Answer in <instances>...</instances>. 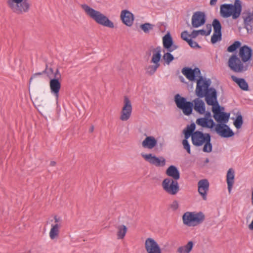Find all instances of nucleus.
<instances>
[{"label": "nucleus", "mask_w": 253, "mask_h": 253, "mask_svg": "<svg viewBox=\"0 0 253 253\" xmlns=\"http://www.w3.org/2000/svg\"><path fill=\"white\" fill-rule=\"evenodd\" d=\"M211 81L204 80L202 76L197 80L196 94L199 98L205 97V100L209 105L212 106L213 117L219 124H226L229 119L230 114L221 111L220 106L217 101V92L213 87H209Z\"/></svg>", "instance_id": "nucleus-1"}, {"label": "nucleus", "mask_w": 253, "mask_h": 253, "mask_svg": "<svg viewBox=\"0 0 253 253\" xmlns=\"http://www.w3.org/2000/svg\"><path fill=\"white\" fill-rule=\"evenodd\" d=\"M239 55L241 60L236 55H232L229 59L228 64L231 70L236 73H241L247 70V67L244 66L243 63L249 61L252 55V49L247 45H244L240 47Z\"/></svg>", "instance_id": "nucleus-2"}, {"label": "nucleus", "mask_w": 253, "mask_h": 253, "mask_svg": "<svg viewBox=\"0 0 253 253\" xmlns=\"http://www.w3.org/2000/svg\"><path fill=\"white\" fill-rule=\"evenodd\" d=\"M81 7L85 14L97 24L111 28H114L113 22L100 11L95 10L85 4H82Z\"/></svg>", "instance_id": "nucleus-3"}, {"label": "nucleus", "mask_w": 253, "mask_h": 253, "mask_svg": "<svg viewBox=\"0 0 253 253\" xmlns=\"http://www.w3.org/2000/svg\"><path fill=\"white\" fill-rule=\"evenodd\" d=\"M242 11V6L239 0H236L234 5L223 4L220 6V13L222 17L228 18L232 16L236 19L239 17Z\"/></svg>", "instance_id": "nucleus-4"}, {"label": "nucleus", "mask_w": 253, "mask_h": 253, "mask_svg": "<svg viewBox=\"0 0 253 253\" xmlns=\"http://www.w3.org/2000/svg\"><path fill=\"white\" fill-rule=\"evenodd\" d=\"M151 51L153 52L151 63H154V65H149L145 68L146 74L149 76L153 75L160 66L159 62L161 57V47L157 46L156 48H154L151 46L147 54L150 55Z\"/></svg>", "instance_id": "nucleus-5"}, {"label": "nucleus", "mask_w": 253, "mask_h": 253, "mask_svg": "<svg viewBox=\"0 0 253 253\" xmlns=\"http://www.w3.org/2000/svg\"><path fill=\"white\" fill-rule=\"evenodd\" d=\"M205 216L202 212L187 211L182 216L183 224L187 226H196L201 224L205 220Z\"/></svg>", "instance_id": "nucleus-6"}, {"label": "nucleus", "mask_w": 253, "mask_h": 253, "mask_svg": "<svg viewBox=\"0 0 253 253\" xmlns=\"http://www.w3.org/2000/svg\"><path fill=\"white\" fill-rule=\"evenodd\" d=\"M174 101L177 107L181 109L183 114L186 116H189L192 113L193 103L187 101L185 97L181 96L177 94L174 96Z\"/></svg>", "instance_id": "nucleus-7"}, {"label": "nucleus", "mask_w": 253, "mask_h": 253, "mask_svg": "<svg viewBox=\"0 0 253 253\" xmlns=\"http://www.w3.org/2000/svg\"><path fill=\"white\" fill-rule=\"evenodd\" d=\"M12 11L21 15L29 12L31 3L28 0H22L7 5Z\"/></svg>", "instance_id": "nucleus-8"}, {"label": "nucleus", "mask_w": 253, "mask_h": 253, "mask_svg": "<svg viewBox=\"0 0 253 253\" xmlns=\"http://www.w3.org/2000/svg\"><path fill=\"white\" fill-rule=\"evenodd\" d=\"M162 185L165 191L171 195H176L179 191V186L177 181L170 178L164 179Z\"/></svg>", "instance_id": "nucleus-9"}, {"label": "nucleus", "mask_w": 253, "mask_h": 253, "mask_svg": "<svg viewBox=\"0 0 253 253\" xmlns=\"http://www.w3.org/2000/svg\"><path fill=\"white\" fill-rule=\"evenodd\" d=\"M124 104L120 119L122 121H126L131 116L132 107L130 100L126 96L124 97Z\"/></svg>", "instance_id": "nucleus-10"}, {"label": "nucleus", "mask_w": 253, "mask_h": 253, "mask_svg": "<svg viewBox=\"0 0 253 253\" xmlns=\"http://www.w3.org/2000/svg\"><path fill=\"white\" fill-rule=\"evenodd\" d=\"M211 137L210 133H204L200 131H196L192 135V142L194 145L200 146L204 144Z\"/></svg>", "instance_id": "nucleus-11"}, {"label": "nucleus", "mask_w": 253, "mask_h": 253, "mask_svg": "<svg viewBox=\"0 0 253 253\" xmlns=\"http://www.w3.org/2000/svg\"><path fill=\"white\" fill-rule=\"evenodd\" d=\"M142 157L145 161L157 167H162L166 165V159L163 157H157L152 154H142Z\"/></svg>", "instance_id": "nucleus-12"}, {"label": "nucleus", "mask_w": 253, "mask_h": 253, "mask_svg": "<svg viewBox=\"0 0 253 253\" xmlns=\"http://www.w3.org/2000/svg\"><path fill=\"white\" fill-rule=\"evenodd\" d=\"M212 25L213 28V34L211 37L212 43H215L217 42L220 41L222 39L221 25L219 21L217 19H213Z\"/></svg>", "instance_id": "nucleus-13"}, {"label": "nucleus", "mask_w": 253, "mask_h": 253, "mask_svg": "<svg viewBox=\"0 0 253 253\" xmlns=\"http://www.w3.org/2000/svg\"><path fill=\"white\" fill-rule=\"evenodd\" d=\"M145 248L147 253H162L161 249L156 241L151 238L145 240Z\"/></svg>", "instance_id": "nucleus-14"}, {"label": "nucleus", "mask_w": 253, "mask_h": 253, "mask_svg": "<svg viewBox=\"0 0 253 253\" xmlns=\"http://www.w3.org/2000/svg\"><path fill=\"white\" fill-rule=\"evenodd\" d=\"M215 131L221 137H230L234 135V132L226 124H217L215 127Z\"/></svg>", "instance_id": "nucleus-15"}, {"label": "nucleus", "mask_w": 253, "mask_h": 253, "mask_svg": "<svg viewBox=\"0 0 253 253\" xmlns=\"http://www.w3.org/2000/svg\"><path fill=\"white\" fill-rule=\"evenodd\" d=\"M206 15L202 11L194 12L192 17V25L194 28H198L203 25L206 22Z\"/></svg>", "instance_id": "nucleus-16"}, {"label": "nucleus", "mask_w": 253, "mask_h": 253, "mask_svg": "<svg viewBox=\"0 0 253 253\" xmlns=\"http://www.w3.org/2000/svg\"><path fill=\"white\" fill-rule=\"evenodd\" d=\"M49 84L51 93L54 95L57 100L59 97V91L61 87L60 81L57 78L51 79Z\"/></svg>", "instance_id": "nucleus-17"}, {"label": "nucleus", "mask_w": 253, "mask_h": 253, "mask_svg": "<svg viewBox=\"0 0 253 253\" xmlns=\"http://www.w3.org/2000/svg\"><path fill=\"white\" fill-rule=\"evenodd\" d=\"M198 192L204 200H207V192L209 188V182L206 179H202L198 183Z\"/></svg>", "instance_id": "nucleus-18"}, {"label": "nucleus", "mask_w": 253, "mask_h": 253, "mask_svg": "<svg viewBox=\"0 0 253 253\" xmlns=\"http://www.w3.org/2000/svg\"><path fill=\"white\" fill-rule=\"evenodd\" d=\"M121 19L123 23L127 26H131L134 21L133 14L127 10H123L121 13Z\"/></svg>", "instance_id": "nucleus-19"}, {"label": "nucleus", "mask_w": 253, "mask_h": 253, "mask_svg": "<svg viewBox=\"0 0 253 253\" xmlns=\"http://www.w3.org/2000/svg\"><path fill=\"white\" fill-rule=\"evenodd\" d=\"M196 123L198 126L203 127L212 128L215 126V123L211 119L200 118L196 120Z\"/></svg>", "instance_id": "nucleus-20"}, {"label": "nucleus", "mask_w": 253, "mask_h": 253, "mask_svg": "<svg viewBox=\"0 0 253 253\" xmlns=\"http://www.w3.org/2000/svg\"><path fill=\"white\" fill-rule=\"evenodd\" d=\"M157 144V141L153 136H147L142 141V145L145 148L152 149L154 148Z\"/></svg>", "instance_id": "nucleus-21"}, {"label": "nucleus", "mask_w": 253, "mask_h": 253, "mask_svg": "<svg viewBox=\"0 0 253 253\" xmlns=\"http://www.w3.org/2000/svg\"><path fill=\"white\" fill-rule=\"evenodd\" d=\"M166 174L172 177L173 180H177L180 178V173L177 168L174 166H169L166 171Z\"/></svg>", "instance_id": "nucleus-22"}, {"label": "nucleus", "mask_w": 253, "mask_h": 253, "mask_svg": "<svg viewBox=\"0 0 253 253\" xmlns=\"http://www.w3.org/2000/svg\"><path fill=\"white\" fill-rule=\"evenodd\" d=\"M234 170L232 168H230L228 169L226 175V181L228 186V190L229 193L231 192L234 183Z\"/></svg>", "instance_id": "nucleus-23"}, {"label": "nucleus", "mask_w": 253, "mask_h": 253, "mask_svg": "<svg viewBox=\"0 0 253 253\" xmlns=\"http://www.w3.org/2000/svg\"><path fill=\"white\" fill-rule=\"evenodd\" d=\"M194 103V109L201 114L205 112V105L204 102L199 98L195 99L193 100Z\"/></svg>", "instance_id": "nucleus-24"}, {"label": "nucleus", "mask_w": 253, "mask_h": 253, "mask_svg": "<svg viewBox=\"0 0 253 253\" xmlns=\"http://www.w3.org/2000/svg\"><path fill=\"white\" fill-rule=\"evenodd\" d=\"M231 79L232 81L235 82L242 90L246 91L249 90L248 84L245 79L242 78H238L233 75L231 76Z\"/></svg>", "instance_id": "nucleus-25"}, {"label": "nucleus", "mask_w": 253, "mask_h": 253, "mask_svg": "<svg viewBox=\"0 0 253 253\" xmlns=\"http://www.w3.org/2000/svg\"><path fill=\"white\" fill-rule=\"evenodd\" d=\"M51 228L49 232V237L51 240L57 239L59 235L60 227L58 224H51Z\"/></svg>", "instance_id": "nucleus-26"}, {"label": "nucleus", "mask_w": 253, "mask_h": 253, "mask_svg": "<svg viewBox=\"0 0 253 253\" xmlns=\"http://www.w3.org/2000/svg\"><path fill=\"white\" fill-rule=\"evenodd\" d=\"M193 245V242L189 241L186 245L178 248L176 252L178 253H189L192 251Z\"/></svg>", "instance_id": "nucleus-27"}, {"label": "nucleus", "mask_w": 253, "mask_h": 253, "mask_svg": "<svg viewBox=\"0 0 253 253\" xmlns=\"http://www.w3.org/2000/svg\"><path fill=\"white\" fill-rule=\"evenodd\" d=\"M163 43L164 47L166 49H170L172 45L173 40L170 35L168 33L166 34L163 38Z\"/></svg>", "instance_id": "nucleus-28"}, {"label": "nucleus", "mask_w": 253, "mask_h": 253, "mask_svg": "<svg viewBox=\"0 0 253 253\" xmlns=\"http://www.w3.org/2000/svg\"><path fill=\"white\" fill-rule=\"evenodd\" d=\"M195 128L196 125L194 123L191 124L190 125L187 126L186 128L183 130L185 138L188 139L190 136H192L194 132H195L194 130Z\"/></svg>", "instance_id": "nucleus-29"}, {"label": "nucleus", "mask_w": 253, "mask_h": 253, "mask_svg": "<svg viewBox=\"0 0 253 253\" xmlns=\"http://www.w3.org/2000/svg\"><path fill=\"white\" fill-rule=\"evenodd\" d=\"M182 73L190 81L195 80L194 70L189 68H184L182 70Z\"/></svg>", "instance_id": "nucleus-30"}, {"label": "nucleus", "mask_w": 253, "mask_h": 253, "mask_svg": "<svg viewBox=\"0 0 253 253\" xmlns=\"http://www.w3.org/2000/svg\"><path fill=\"white\" fill-rule=\"evenodd\" d=\"M117 238L118 239H123L124 238L127 232V228L124 225H119L117 227Z\"/></svg>", "instance_id": "nucleus-31"}, {"label": "nucleus", "mask_w": 253, "mask_h": 253, "mask_svg": "<svg viewBox=\"0 0 253 253\" xmlns=\"http://www.w3.org/2000/svg\"><path fill=\"white\" fill-rule=\"evenodd\" d=\"M49 72L51 74L53 73V70L52 68H50L48 69V65L47 64H46V68L42 72H39L35 73L33 74L31 77L30 78V81H29V84H30L32 81L35 79H36L38 76L42 75L43 73H47V76L49 77Z\"/></svg>", "instance_id": "nucleus-32"}, {"label": "nucleus", "mask_w": 253, "mask_h": 253, "mask_svg": "<svg viewBox=\"0 0 253 253\" xmlns=\"http://www.w3.org/2000/svg\"><path fill=\"white\" fill-rule=\"evenodd\" d=\"M243 124V117L240 112L237 113L236 119L234 122V125L237 129H239L241 127Z\"/></svg>", "instance_id": "nucleus-33"}, {"label": "nucleus", "mask_w": 253, "mask_h": 253, "mask_svg": "<svg viewBox=\"0 0 253 253\" xmlns=\"http://www.w3.org/2000/svg\"><path fill=\"white\" fill-rule=\"evenodd\" d=\"M211 137L210 139H208L205 143L204 146L203 148V151L204 152L210 153L212 151V145L211 142Z\"/></svg>", "instance_id": "nucleus-34"}, {"label": "nucleus", "mask_w": 253, "mask_h": 253, "mask_svg": "<svg viewBox=\"0 0 253 253\" xmlns=\"http://www.w3.org/2000/svg\"><path fill=\"white\" fill-rule=\"evenodd\" d=\"M154 27V25L149 23H145L140 26L141 29L145 33H148L150 30L153 29Z\"/></svg>", "instance_id": "nucleus-35"}, {"label": "nucleus", "mask_w": 253, "mask_h": 253, "mask_svg": "<svg viewBox=\"0 0 253 253\" xmlns=\"http://www.w3.org/2000/svg\"><path fill=\"white\" fill-rule=\"evenodd\" d=\"M241 42L239 41L235 42L232 44L228 47L227 50L229 52H233L240 47Z\"/></svg>", "instance_id": "nucleus-36"}, {"label": "nucleus", "mask_w": 253, "mask_h": 253, "mask_svg": "<svg viewBox=\"0 0 253 253\" xmlns=\"http://www.w3.org/2000/svg\"><path fill=\"white\" fill-rule=\"evenodd\" d=\"M206 34V31L202 29L199 30H193L191 34H190L189 36L191 38L195 39L199 35H201L202 36H204Z\"/></svg>", "instance_id": "nucleus-37"}, {"label": "nucleus", "mask_w": 253, "mask_h": 253, "mask_svg": "<svg viewBox=\"0 0 253 253\" xmlns=\"http://www.w3.org/2000/svg\"><path fill=\"white\" fill-rule=\"evenodd\" d=\"M163 59L166 63L169 65L174 59V57L169 52H168L164 54Z\"/></svg>", "instance_id": "nucleus-38"}, {"label": "nucleus", "mask_w": 253, "mask_h": 253, "mask_svg": "<svg viewBox=\"0 0 253 253\" xmlns=\"http://www.w3.org/2000/svg\"><path fill=\"white\" fill-rule=\"evenodd\" d=\"M185 41L188 42L189 45L192 48H201V46L198 44V43L195 41H193L192 39H190L189 40H186L185 39Z\"/></svg>", "instance_id": "nucleus-39"}, {"label": "nucleus", "mask_w": 253, "mask_h": 253, "mask_svg": "<svg viewBox=\"0 0 253 253\" xmlns=\"http://www.w3.org/2000/svg\"><path fill=\"white\" fill-rule=\"evenodd\" d=\"M187 139L185 138L184 140H183L182 144H183L184 149H185L187 151V152L188 154H191L190 146V144Z\"/></svg>", "instance_id": "nucleus-40"}, {"label": "nucleus", "mask_w": 253, "mask_h": 253, "mask_svg": "<svg viewBox=\"0 0 253 253\" xmlns=\"http://www.w3.org/2000/svg\"><path fill=\"white\" fill-rule=\"evenodd\" d=\"M179 207V204L177 201H173L172 203L169 205V208L173 211H175L178 209Z\"/></svg>", "instance_id": "nucleus-41"}, {"label": "nucleus", "mask_w": 253, "mask_h": 253, "mask_svg": "<svg viewBox=\"0 0 253 253\" xmlns=\"http://www.w3.org/2000/svg\"><path fill=\"white\" fill-rule=\"evenodd\" d=\"M190 34H188V32L187 31H184L183 32H182L181 34V39L185 41V39L186 40H189L190 39H189L188 38V37H189Z\"/></svg>", "instance_id": "nucleus-42"}, {"label": "nucleus", "mask_w": 253, "mask_h": 253, "mask_svg": "<svg viewBox=\"0 0 253 253\" xmlns=\"http://www.w3.org/2000/svg\"><path fill=\"white\" fill-rule=\"evenodd\" d=\"M54 224H58L60 225V227L62 226V219L61 218L58 216L57 215H55L54 216Z\"/></svg>", "instance_id": "nucleus-43"}, {"label": "nucleus", "mask_w": 253, "mask_h": 253, "mask_svg": "<svg viewBox=\"0 0 253 253\" xmlns=\"http://www.w3.org/2000/svg\"><path fill=\"white\" fill-rule=\"evenodd\" d=\"M206 28L207 29V31H206V34L205 35L208 36L209 35L211 31V24H207L206 26Z\"/></svg>", "instance_id": "nucleus-44"}, {"label": "nucleus", "mask_w": 253, "mask_h": 253, "mask_svg": "<svg viewBox=\"0 0 253 253\" xmlns=\"http://www.w3.org/2000/svg\"><path fill=\"white\" fill-rule=\"evenodd\" d=\"M54 78H57L59 80V79L61 78V74L59 72V70L58 69H57L56 70V71L54 75Z\"/></svg>", "instance_id": "nucleus-45"}, {"label": "nucleus", "mask_w": 253, "mask_h": 253, "mask_svg": "<svg viewBox=\"0 0 253 253\" xmlns=\"http://www.w3.org/2000/svg\"><path fill=\"white\" fill-rule=\"evenodd\" d=\"M178 46L176 45H175V44H172V45H171V47L170 48V49H167V51L168 52H172L174 50L177 49L178 48Z\"/></svg>", "instance_id": "nucleus-46"}, {"label": "nucleus", "mask_w": 253, "mask_h": 253, "mask_svg": "<svg viewBox=\"0 0 253 253\" xmlns=\"http://www.w3.org/2000/svg\"><path fill=\"white\" fill-rule=\"evenodd\" d=\"M211 113L210 112L208 111L205 113V117H204V118L208 119H211Z\"/></svg>", "instance_id": "nucleus-47"}, {"label": "nucleus", "mask_w": 253, "mask_h": 253, "mask_svg": "<svg viewBox=\"0 0 253 253\" xmlns=\"http://www.w3.org/2000/svg\"><path fill=\"white\" fill-rule=\"evenodd\" d=\"M193 70H194L195 76L200 74V70L199 68H196L194 69H193Z\"/></svg>", "instance_id": "nucleus-48"}, {"label": "nucleus", "mask_w": 253, "mask_h": 253, "mask_svg": "<svg viewBox=\"0 0 253 253\" xmlns=\"http://www.w3.org/2000/svg\"><path fill=\"white\" fill-rule=\"evenodd\" d=\"M217 2V0H210V4L211 5H214L216 4Z\"/></svg>", "instance_id": "nucleus-49"}, {"label": "nucleus", "mask_w": 253, "mask_h": 253, "mask_svg": "<svg viewBox=\"0 0 253 253\" xmlns=\"http://www.w3.org/2000/svg\"><path fill=\"white\" fill-rule=\"evenodd\" d=\"M56 165V162L54 161H51L50 163V166L51 167H54Z\"/></svg>", "instance_id": "nucleus-50"}, {"label": "nucleus", "mask_w": 253, "mask_h": 253, "mask_svg": "<svg viewBox=\"0 0 253 253\" xmlns=\"http://www.w3.org/2000/svg\"><path fill=\"white\" fill-rule=\"evenodd\" d=\"M94 130V126H92L90 128H89V131L90 132H92Z\"/></svg>", "instance_id": "nucleus-51"}, {"label": "nucleus", "mask_w": 253, "mask_h": 253, "mask_svg": "<svg viewBox=\"0 0 253 253\" xmlns=\"http://www.w3.org/2000/svg\"><path fill=\"white\" fill-rule=\"evenodd\" d=\"M220 108H220V109H221V111H223L224 110V107H221V106H220Z\"/></svg>", "instance_id": "nucleus-52"}, {"label": "nucleus", "mask_w": 253, "mask_h": 253, "mask_svg": "<svg viewBox=\"0 0 253 253\" xmlns=\"http://www.w3.org/2000/svg\"><path fill=\"white\" fill-rule=\"evenodd\" d=\"M209 162V159H207L206 160V163H208Z\"/></svg>", "instance_id": "nucleus-53"}]
</instances>
